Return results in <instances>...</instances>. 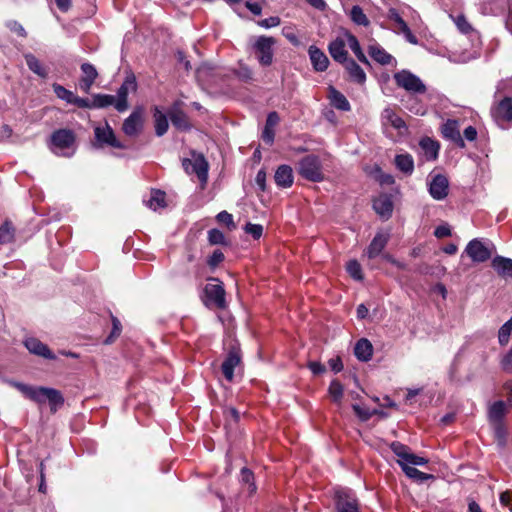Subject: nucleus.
<instances>
[{
	"mask_svg": "<svg viewBox=\"0 0 512 512\" xmlns=\"http://www.w3.org/2000/svg\"><path fill=\"white\" fill-rule=\"evenodd\" d=\"M390 449L398 457L397 463L402 468L407 477L417 482H424L433 478V475L421 472L413 466H424L428 459L418 456L411 452V449L401 442L394 441L390 444Z\"/></svg>",
	"mask_w": 512,
	"mask_h": 512,
	"instance_id": "nucleus-1",
	"label": "nucleus"
},
{
	"mask_svg": "<svg viewBox=\"0 0 512 512\" xmlns=\"http://www.w3.org/2000/svg\"><path fill=\"white\" fill-rule=\"evenodd\" d=\"M495 99L491 116L498 126L505 127L512 122V79L497 85Z\"/></svg>",
	"mask_w": 512,
	"mask_h": 512,
	"instance_id": "nucleus-2",
	"label": "nucleus"
},
{
	"mask_svg": "<svg viewBox=\"0 0 512 512\" xmlns=\"http://www.w3.org/2000/svg\"><path fill=\"white\" fill-rule=\"evenodd\" d=\"M76 137L70 129H58L50 137L49 147L57 156L71 157L76 151Z\"/></svg>",
	"mask_w": 512,
	"mask_h": 512,
	"instance_id": "nucleus-3",
	"label": "nucleus"
},
{
	"mask_svg": "<svg viewBox=\"0 0 512 512\" xmlns=\"http://www.w3.org/2000/svg\"><path fill=\"white\" fill-rule=\"evenodd\" d=\"M275 44L276 39L271 36L260 35L250 39L251 48L261 66L267 67L273 63Z\"/></svg>",
	"mask_w": 512,
	"mask_h": 512,
	"instance_id": "nucleus-4",
	"label": "nucleus"
},
{
	"mask_svg": "<svg viewBox=\"0 0 512 512\" xmlns=\"http://www.w3.org/2000/svg\"><path fill=\"white\" fill-rule=\"evenodd\" d=\"M299 174L312 182H320L324 179L322 164L318 156L307 155L299 162Z\"/></svg>",
	"mask_w": 512,
	"mask_h": 512,
	"instance_id": "nucleus-5",
	"label": "nucleus"
},
{
	"mask_svg": "<svg viewBox=\"0 0 512 512\" xmlns=\"http://www.w3.org/2000/svg\"><path fill=\"white\" fill-rule=\"evenodd\" d=\"M393 78L398 87L411 94H423L426 92V85L423 81L408 70L396 72Z\"/></svg>",
	"mask_w": 512,
	"mask_h": 512,
	"instance_id": "nucleus-6",
	"label": "nucleus"
},
{
	"mask_svg": "<svg viewBox=\"0 0 512 512\" xmlns=\"http://www.w3.org/2000/svg\"><path fill=\"white\" fill-rule=\"evenodd\" d=\"M182 165L188 174H196L203 183L207 181L208 163L203 155H193V159H184Z\"/></svg>",
	"mask_w": 512,
	"mask_h": 512,
	"instance_id": "nucleus-7",
	"label": "nucleus"
},
{
	"mask_svg": "<svg viewBox=\"0 0 512 512\" xmlns=\"http://www.w3.org/2000/svg\"><path fill=\"white\" fill-rule=\"evenodd\" d=\"M205 305L213 306L218 309L226 307L225 290L221 283H208L204 288Z\"/></svg>",
	"mask_w": 512,
	"mask_h": 512,
	"instance_id": "nucleus-8",
	"label": "nucleus"
},
{
	"mask_svg": "<svg viewBox=\"0 0 512 512\" xmlns=\"http://www.w3.org/2000/svg\"><path fill=\"white\" fill-rule=\"evenodd\" d=\"M137 90L136 78L133 74L128 75L119 89L117 90V97L115 102V109L119 112H124L128 108L127 97L130 92Z\"/></svg>",
	"mask_w": 512,
	"mask_h": 512,
	"instance_id": "nucleus-9",
	"label": "nucleus"
},
{
	"mask_svg": "<svg viewBox=\"0 0 512 512\" xmlns=\"http://www.w3.org/2000/svg\"><path fill=\"white\" fill-rule=\"evenodd\" d=\"M464 253L467 254L471 258L473 262L482 263L490 259L491 250L490 248L480 239L475 238L471 240L465 250Z\"/></svg>",
	"mask_w": 512,
	"mask_h": 512,
	"instance_id": "nucleus-10",
	"label": "nucleus"
},
{
	"mask_svg": "<svg viewBox=\"0 0 512 512\" xmlns=\"http://www.w3.org/2000/svg\"><path fill=\"white\" fill-rule=\"evenodd\" d=\"M335 502L338 512H359L357 499L351 490H336Z\"/></svg>",
	"mask_w": 512,
	"mask_h": 512,
	"instance_id": "nucleus-11",
	"label": "nucleus"
},
{
	"mask_svg": "<svg viewBox=\"0 0 512 512\" xmlns=\"http://www.w3.org/2000/svg\"><path fill=\"white\" fill-rule=\"evenodd\" d=\"M143 113L142 107H137L133 112L126 118L122 125L123 132L129 137H135L139 135L143 129Z\"/></svg>",
	"mask_w": 512,
	"mask_h": 512,
	"instance_id": "nucleus-12",
	"label": "nucleus"
},
{
	"mask_svg": "<svg viewBox=\"0 0 512 512\" xmlns=\"http://www.w3.org/2000/svg\"><path fill=\"white\" fill-rule=\"evenodd\" d=\"M428 191L430 196L437 200H444L449 192V181L443 174H436L431 176V180L428 182Z\"/></svg>",
	"mask_w": 512,
	"mask_h": 512,
	"instance_id": "nucleus-13",
	"label": "nucleus"
},
{
	"mask_svg": "<svg viewBox=\"0 0 512 512\" xmlns=\"http://www.w3.org/2000/svg\"><path fill=\"white\" fill-rule=\"evenodd\" d=\"M94 134L99 146L108 145L118 149L125 148V146L117 140L113 129L107 122L103 126L95 127Z\"/></svg>",
	"mask_w": 512,
	"mask_h": 512,
	"instance_id": "nucleus-14",
	"label": "nucleus"
},
{
	"mask_svg": "<svg viewBox=\"0 0 512 512\" xmlns=\"http://www.w3.org/2000/svg\"><path fill=\"white\" fill-rule=\"evenodd\" d=\"M46 401L49 402L51 411L55 412L59 406L63 405L64 398L61 392L54 388L39 387L38 399L35 402L42 404Z\"/></svg>",
	"mask_w": 512,
	"mask_h": 512,
	"instance_id": "nucleus-15",
	"label": "nucleus"
},
{
	"mask_svg": "<svg viewBox=\"0 0 512 512\" xmlns=\"http://www.w3.org/2000/svg\"><path fill=\"white\" fill-rule=\"evenodd\" d=\"M221 76L220 70L208 63L201 64L196 70V78L201 85L217 84Z\"/></svg>",
	"mask_w": 512,
	"mask_h": 512,
	"instance_id": "nucleus-16",
	"label": "nucleus"
},
{
	"mask_svg": "<svg viewBox=\"0 0 512 512\" xmlns=\"http://www.w3.org/2000/svg\"><path fill=\"white\" fill-rule=\"evenodd\" d=\"M241 363V353L240 349L236 346H233L225 360L222 363L221 369L222 373L226 380L232 381L234 378V369Z\"/></svg>",
	"mask_w": 512,
	"mask_h": 512,
	"instance_id": "nucleus-17",
	"label": "nucleus"
},
{
	"mask_svg": "<svg viewBox=\"0 0 512 512\" xmlns=\"http://www.w3.org/2000/svg\"><path fill=\"white\" fill-rule=\"evenodd\" d=\"M23 344L31 354L48 360L56 359L55 354L49 349V347L35 337H27Z\"/></svg>",
	"mask_w": 512,
	"mask_h": 512,
	"instance_id": "nucleus-18",
	"label": "nucleus"
},
{
	"mask_svg": "<svg viewBox=\"0 0 512 512\" xmlns=\"http://www.w3.org/2000/svg\"><path fill=\"white\" fill-rule=\"evenodd\" d=\"M381 119L384 126H391L396 129L399 134H403L407 131L405 121L390 107L383 110Z\"/></svg>",
	"mask_w": 512,
	"mask_h": 512,
	"instance_id": "nucleus-19",
	"label": "nucleus"
},
{
	"mask_svg": "<svg viewBox=\"0 0 512 512\" xmlns=\"http://www.w3.org/2000/svg\"><path fill=\"white\" fill-rule=\"evenodd\" d=\"M346 47V38L337 37L332 42H330L328 46L329 53L331 57L341 64L349 60L348 52L345 49Z\"/></svg>",
	"mask_w": 512,
	"mask_h": 512,
	"instance_id": "nucleus-20",
	"label": "nucleus"
},
{
	"mask_svg": "<svg viewBox=\"0 0 512 512\" xmlns=\"http://www.w3.org/2000/svg\"><path fill=\"white\" fill-rule=\"evenodd\" d=\"M389 240V234L386 233H377L369 244L365 255L369 259H373L381 254L383 249L386 247Z\"/></svg>",
	"mask_w": 512,
	"mask_h": 512,
	"instance_id": "nucleus-21",
	"label": "nucleus"
},
{
	"mask_svg": "<svg viewBox=\"0 0 512 512\" xmlns=\"http://www.w3.org/2000/svg\"><path fill=\"white\" fill-rule=\"evenodd\" d=\"M442 134L445 138L453 141L459 147L463 148L465 146L464 140L460 134L458 121L447 120L442 126Z\"/></svg>",
	"mask_w": 512,
	"mask_h": 512,
	"instance_id": "nucleus-22",
	"label": "nucleus"
},
{
	"mask_svg": "<svg viewBox=\"0 0 512 512\" xmlns=\"http://www.w3.org/2000/svg\"><path fill=\"white\" fill-rule=\"evenodd\" d=\"M311 64L315 71L323 72L328 68L329 59L323 51L312 45L308 49Z\"/></svg>",
	"mask_w": 512,
	"mask_h": 512,
	"instance_id": "nucleus-23",
	"label": "nucleus"
},
{
	"mask_svg": "<svg viewBox=\"0 0 512 512\" xmlns=\"http://www.w3.org/2000/svg\"><path fill=\"white\" fill-rule=\"evenodd\" d=\"M81 71L83 77L80 80V88L88 93L93 85L94 81L98 77L96 68L90 63H84L81 65Z\"/></svg>",
	"mask_w": 512,
	"mask_h": 512,
	"instance_id": "nucleus-24",
	"label": "nucleus"
},
{
	"mask_svg": "<svg viewBox=\"0 0 512 512\" xmlns=\"http://www.w3.org/2000/svg\"><path fill=\"white\" fill-rule=\"evenodd\" d=\"M375 212L382 218H389L393 211V203L388 195H380L373 201Z\"/></svg>",
	"mask_w": 512,
	"mask_h": 512,
	"instance_id": "nucleus-25",
	"label": "nucleus"
},
{
	"mask_svg": "<svg viewBox=\"0 0 512 512\" xmlns=\"http://www.w3.org/2000/svg\"><path fill=\"white\" fill-rule=\"evenodd\" d=\"M492 267L503 278L512 279V259L503 256H496L492 260Z\"/></svg>",
	"mask_w": 512,
	"mask_h": 512,
	"instance_id": "nucleus-26",
	"label": "nucleus"
},
{
	"mask_svg": "<svg viewBox=\"0 0 512 512\" xmlns=\"http://www.w3.org/2000/svg\"><path fill=\"white\" fill-rule=\"evenodd\" d=\"M274 179L276 184L282 188H288L293 183V171L288 165H281L275 172Z\"/></svg>",
	"mask_w": 512,
	"mask_h": 512,
	"instance_id": "nucleus-27",
	"label": "nucleus"
},
{
	"mask_svg": "<svg viewBox=\"0 0 512 512\" xmlns=\"http://www.w3.org/2000/svg\"><path fill=\"white\" fill-rule=\"evenodd\" d=\"M373 347L369 340L362 338L357 341L354 347V354L358 360L366 362L371 359Z\"/></svg>",
	"mask_w": 512,
	"mask_h": 512,
	"instance_id": "nucleus-28",
	"label": "nucleus"
},
{
	"mask_svg": "<svg viewBox=\"0 0 512 512\" xmlns=\"http://www.w3.org/2000/svg\"><path fill=\"white\" fill-rule=\"evenodd\" d=\"M419 145L427 161L435 160L438 157L440 146L437 141L426 137L420 141Z\"/></svg>",
	"mask_w": 512,
	"mask_h": 512,
	"instance_id": "nucleus-29",
	"label": "nucleus"
},
{
	"mask_svg": "<svg viewBox=\"0 0 512 512\" xmlns=\"http://www.w3.org/2000/svg\"><path fill=\"white\" fill-rule=\"evenodd\" d=\"M329 100L333 107L341 111H349L351 109L347 98L334 87L329 88Z\"/></svg>",
	"mask_w": 512,
	"mask_h": 512,
	"instance_id": "nucleus-30",
	"label": "nucleus"
},
{
	"mask_svg": "<svg viewBox=\"0 0 512 512\" xmlns=\"http://www.w3.org/2000/svg\"><path fill=\"white\" fill-rule=\"evenodd\" d=\"M368 53L374 61L381 65H388L393 60V57L377 43L371 44L368 47Z\"/></svg>",
	"mask_w": 512,
	"mask_h": 512,
	"instance_id": "nucleus-31",
	"label": "nucleus"
},
{
	"mask_svg": "<svg viewBox=\"0 0 512 512\" xmlns=\"http://www.w3.org/2000/svg\"><path fill=\"white\" fill-rule=\"evenodd\" d=\"M343 65L353 81L357 83L365 82L366 74L364 70L353 59L347 60Z\"/></svg>",
	"mask_w": 512,
	"mask_h": 512,
	"instance_id": "nucleus-32",
	"label": "nucleus"
},
{
	"mask_svg": "<svg viewBox=\"0 0 512 512\" xmlns=\"http://www.w3.org/2000/svg\"><path fill=\"white\" fill-rule=\"evenodd\" d=\"M395 165L401 172L407 175H411L414 171V160L408 153L396 155Z\"/></svg>",
	"mask_w": 512,
	"mask_h": 512,
	"instance_id": "nucleus-33",
	"label": "nucleus"
},
{
	"mask_svg": "<svg viewBox=\"0 0 512 512\" xmlns=\"http://www.w3.org/2000/svg\"><path fill=\"white\" fill-rule=\"evenodd\" d=\"M153 117L155 122V133L157 136L161 137L169 128L167 117L157 106L154 107Z\"/></svg>",
	"mask_w": 512,
	"mask_h": 512,
	"instance_id": "nucleus-34",
	"label": "nucleus"
},
{
	"mask_svg": "<svg viewBox=\"0 0 512 512\" xmlns=\"http://www.w3.org/2000/svg\"><path fill=\"white\" fill-rule=\"evenodd\" d=\"M170 120L177 129L188 130L190 128L187 115L179 109H172L169 112Z\"/></svg>",
	"mask_w": 512,
	"mask_h": 512,
	"instance_id": "nucleus-35",
	"label": "nucleus"
},
{
	"mask_svg": "<svg viewBox=\"0 0 512 512\" xmlns=\"http://www.w3.org/2000/svg\"><path fill=\"white\" fill-rule=\"evenodd\" d=\"M26 64L28 68L38 76L42 78H46L48 75V72L45 67L41 64V62L31 53L24 55Z\"/></svg>",
	"mask_w": 512,
	"mask_h": 512,
	"instance_id": "nucleus-36",
	"label": "nucleus"
},
{
	"mask_svg": "<svg viewBox=\"0 0 512 512\" xmlns=\"http://www.w3.org/2000/svg\"><path fill=\"white\" fill-rule=\"evenodd\" d=\"M165 197L166 195L163 191L153 190L150 198L145 201V203L150 209L156 211L157 209L164 208L166 206Z\"/></svg>",
	"mask_w": 512,
	"mask_h": 512,
	"instance_id": "nucleus-37",
	"label": "nucleus"
},
{
	"mask_svg": "<svg viewBox=\"0 0 512 512\" xmlns=\"http://www.w3.org/2000/svg\"><path fill=\"white\" fill-rule=\"evenodd\" d=\"M454 23L458 30L469 37H478V32L472 27L464 15H458L454 19Z\"/></svg>",
	"mask_w": 512,
	"mask_h": 512,
	"instance_id": "nucleus-38",
	"label": "nucleus"
},
{
	"mask_svg": "<svg viewBox=\"0 0 512 512\" xmlns=\"http://www.w3.org/2000/svg\"><path fill=\"white\" fill-rule=\"evenodd\" d=\"M405 107L408 109L411 113L415 115H425L426 114V107L423 105L419 99L415 96V94H412L408 97V99L405 101Z\"/></svg>",
	"mask_w": 512,
	"mask_h": 512,
	"instance_id": "nucleus-39",
	"label": "nucleus"
},
{
	"mask_svg": "<svg viewBox=\"0 0 512 512\" xmlns=\"http://www.w3.org/2000/svg\"><path fill=\"white\" fill-rule=\"evenodd\" d=\"M505 415V404L503 401L495 402L489 410V418L494 423H502V419Z\"/></svg>",
	"mask_w": 512,
	"mask_h": 512,
	"instance_id": "nucleus-40",
	"label": "nucleus"
},
{
	"mask_svg": "<svg viewBox=\"0 0 512 512\" xmlns=\"http://www.w3.org/2000/svg\"><path fill=\"white\" fill-rule=\"evenodd\" d=\"M15 229L11 222L5 221L0 226V245L10 243L14 240Z\"/></svg>",
	"mask_w": 512,
	"mask_h": 512,
	"instance_id": "nucleus-41",
	"label": "nucleus"
},
{
	"mask_svg": "<svg viewBox=\"0 0 512 512\" xmlns=\"http://www.w3.org/2000/svg\"><path fill=\"white\" fill-rule=\"evenodd\" d=\"M116 97L107 94H96L93 96V108H105L111 105L115 106Z\"/></svg>",
	"mask_w": 512,
	"mask_h": 512,
	"instance_id": "nucleus-42",
	"label": "nucleus"
},
{
	"mask_svg": "<svg viewBox=\"0 0 512 512\" xmlns=\"http://www.w3.org/2000/svg\"><path fill=\"white\" fill-rule=\"evenodd\" d=\"M12 385L19 390L26 398L35 402L38 399L39 387H33L20 382H13Z\"/></svg>",
	"mask_w": 512,
	"mask_h": 512,
	"instance_id": "nucleus-43",
	"label": "nucleus"
},
{
	"mask_svg": "<svg viewBox=\"0 0 512 512\" xmlns=\"http://www.w3.org/2000/svg\"><path fill=\"white\" fill-rule=\"evenodd\" d=\"M350 17L351 20L357 25L368 26L370 23L369 19L363 12V9L357 5L352 7L350 11Z\"/></svg>",
	"mask_w": 512,
	"mask_h": 512,
	"instance_id": "nucleus-44",
	"label": "nucleus"
},
{
	"mask_svg": "<svg viewBox=\"0 0 512 512\" xmlns=\"http://www.w3.org/2000/svg\"><path fill=\"white\" fill-rule=\"evenodd\" d=\"M494 437L499 447H505L507 443V429L503 423L494 424Z\"/></svg>",
	"mask_w": 512,
	"mask_h": 512,
	"instance_id": "nucleus-45",
	"label": "nucleus"
},
{
	"mask_svg": "<svg viewBox=\"0 0 512 512\" xmlns=\"http://www.w3.org/2000/svg\"><path fill=\"white\" fill-rule=\"evenodd\" d=\"M512 332V317L505 322L499 329L498 332V340L501 346H504L508 343L510 334Z\"/></svg>",
	"mask_w": 512,
	"mask_h": 512,
	"instance_id": "nucleus-46",
	"label": "nucleus"
},
{
	"mask_svg": "<svg viewBox=\"0 0 512 512\" xmlns=\"http://www.w3.org/2000/svg\"><path fill=\"white\" fill-rule=\"evenodd\" d=\"M395 31L402 33L405 37V39L411 43V44H417L418 39L417 37L411 32L410 28L408 27L407 23L403 20L399 24H396L394 26Z\"/></svg>",
	"mask_w": 512,
	"mask_h": 512,
	"instance_id": "nucleus-47",
	"label": "nucleus"
},
{
	"mask_svg": "<svg viewBox=\"0 0 512 512\" xmlns=\"http://www.w3.org/2000/svg\"><path fill=\"white\" fill-rule=\"evenodd\" d=\"M328 391H329L330 396L332 397V400L335 403L339 404L342 400L343 391H344L342 384L338 380H333L330 383Z\"/></svg>",
	"mask_w": 512,
	"mask_h": 512,
	"instance_id": "nucleus-48",
	"label": "nucleus"
},
{
	"mask_svg": "<svg viewBox=\"0 0 512 512\" xmlns=\"http://www.w3.org/2000/svg\"><path fill=\"white\" fill-rule=\"evenodd\" d=\"M53 91L58 98L66 101L69 104H72L75 97V94L72 91L66 89L60 84H53Z\"/></svg>",
	"mask_w": 512,
	"mask_h": 512,
	"instance_id": "nucleus-49",
	"label": "nucleus"
},
{
	"mask_svg": "<svg viewBox=\"0 0 512 512\" xmlns=\"http://www.w3.org/2000/svg\"><path fill=\"white\" fill-rule=\"evenodd\" d=\"M241 481L248 485V490L250 493H254L256 491V486L254 484V474L248 468L241 469Z\"/></svg>",
	"mask_w": 512,
	"mask_h": 512,
	"instance_id": "nucleus-50",
	"label": "nucleus"
},
{
	"mask_svg": "<svg viewBox=\"0 0 512 512\" xmlns=\"http://www.w3.org/2000/svg\"><path fill=\"white\" fill-rule=\"evenodd\" d=\"M346 268H347V272L349 273V275L353 279H355V280H362L363 279L361 265L358 263V261L350 260L347 263V267Z\"/></svg>",
	"mask_w": 512,
	"mask_h": 512,
	"instance_id": "nucleus-51",
	"label": "nucleus"
},
{
	"mask_svg": "<svg viewBox=\"0 0 512 512\" xmlns=\"http://www.w3.org/2000/svg\"><path fill=\"white\" fill-rule=\"evenodd\" d=\"M208 240L213 245L224 244L225 236L218 229H211L208 231Z\"/></svg>",
	"mask_w": 512,
	"mask_h": 512,
	"instance_id": "nucleus-52",
	"label": "nucleus"
},
{
	"mask_svg": "<svg viewBox=\"0 0 512 512\" xmlns=\"http://www.w3.org/2000/svg\"><path fill=\"white\" fill-rule=\"evenodd\" d=\"M244 230L247 234H250L254 239H259L263 234V226L260 224L247 223Z\"/></svg>",
	"mask_w": 512,
	"mask_h": 512,
	"instance_id": "nucleus-53",
	"label": "nucleus"
},
{
	"mask_svg": "<svg viewBox=\"0 0 512 512\" xmlns=\"http://www.w3.org/2000/svg\"><path fill=\"white\" fill-rule=\"evenodd\" d=\"M344 37L346 38L347 44L354 54L360 52L362 49L360 47L358 39L348 31L344 32Z\"/></svg>",
	"mask_w": 512,
	"mask_h": 512,
	"instance_id": "nucleus-54",
	"label": "nucleus"
},
{
	"mask_svg": "<svg viewBox=\"0 0 512 512\" xmlns=\"http://www.w3.org/2000/svg\"><path fill=\"white\" fill-rule=\"evenodd\" d=\"M352 408L355 414L363 421L369 420L373 415V413L368 408H363L358 404H353Z\"/></svg>",
	"mask_w": 512,
	"mask_h": 512,
	"instance_id": "nucleus-55",
	"label": "nucleus"
},
{
	"mask_svg": "<svg viewBox=\"0 0 512 512\" xmlns=\"http://www.w3.org/2000/svg\"><path fill=\"white\" fill-rule=\"evenodd\" d=\"M280 18L277 17V16H272V17H269V18H266V19H263V20H260L257 22V24L260 26V27H263V28H266V29H269V28H272V27H277L280 25Z\"/></svg>",
	"mask_w": 512,
	"mask_h": 512,
	"instance_id": "nucleus-56",
	"label": "nucleus"
},
{
	"mask_svg": "<svg viewBox=\"0 0 512 512\" xmlns=\"http://www.w3.org/2000/svg\"><path fill=\"white\" fill-rule=\"evenodd\" d=\"M501 367L504 371H512V346L511 349L502 357Z\"/></svg>",
	"mask_w": 512,
	"mask_h": 512,
	"instance_id": "nucleus-57",
	"label": "nucleus"
},
{
	"mask_svg": "<svg viewBox=\"0 0 512 512\" xmlns=\"http://www.w3.org/2000/svg\"><path fill=\"white\" fill-rule=\"evenodd\" d=\"M7 26L12 32H15L17 35H19L21 37H26V31H25L24 27L17 21L8 22Z\"/></svg>",
	"mask_w": 512,
	"mask_h": 512,
	"instance_id": "nucleus-58",
	"label": "nucleus"
},
{
	"mask_svg": "<svg viewBox=\"0 0 512 512\" xmlns=\"http://www.w3.org/2000/svg\"><path fill=\"white\" fill-rule=\"evenodd\" d=\"M216 218L219 222L224 223L227 226L234 227L233 216L227 211H221L220 213L217 214Z\"/></svg>",
	"mask_w": 512,
	"mask_h": 512,
	"instance_id": "nucleus-59",
	"label": "nucleus"
},
{
	"mask_svg": "<svg viewBox=\"0 0 512 512\" xmlns=\"http://www.w3.org/2000/svg\"><path fill=\"white\" fill-rule=\"evenodd\" d=\"M224 260V254L220 250H215L209 257L208 264L210 266H217Z\"/></svg>",
	"mask_w": 512,
	"mask_h": 512,
	"instance_id": "nucleus-60",
	"label": "nucleus"
},
{
	"mask_svg": "<svg viewBox=\"0 0 512 512\" xmlns=\"http://www.w3.org/2000/svg\"><path fill=\"white\" fill-rule=\"evenodd\" d=\"M255 182L261 191H265V189H266V172L263 169L258 171L256 178H255Z\"/></svg>",
	"mask_w": 512,
	"mask_h": 512,
	"instance_id": "nucleus-61",
	"label": "nucleus"
},
{
	"mask_svg": "<svg viewBox=\"0 0 512 512\" xmlns=\"http://www.w3.org/2000/svg\"><path fill=\"white\" fill-rule=\"evenodd\" d=\"M72 104L80 108H93L92 101H90L88 98L78 97L77 95H75Z\"/></svg>",
	"mask_w": 512,
	"mask_h": 512,
	"instance_id": "nucleus-62",
	"label": "nucleus"
},
{
	"mask_svg": "<svg viewBox=\"0 0 512 512\" xmlns=\"http://www.w3.org/2000/svg\"><path fill=\"white\" fill-rule=\"evenodd\" d=\"M274 129L268 128L265 126L263 132H262V139L265 143L271 145L274 142Z\"/></svg>",
	"mask_w": 512,
	"mask_h": 512,
	"instance_id": "nucleus-63",
	"label": "nucleus"
},
{
	"mask_svg": "<svg viewBox=\"0 0 512 512\" xmlns=\"http://www.w3.org/2000/svg\"><path fill=\"white\" fill-rule=\"evenodd\" d=\"M279 122V116L277 112H270L266 119L265 126L268 128H273L278 124Z\"/></svg>",
	"mask_w": 512,
	"mask_h": 512,
	"instance_id": "nucleus-64",
	"label": "nucleus"
}]
</instances>
